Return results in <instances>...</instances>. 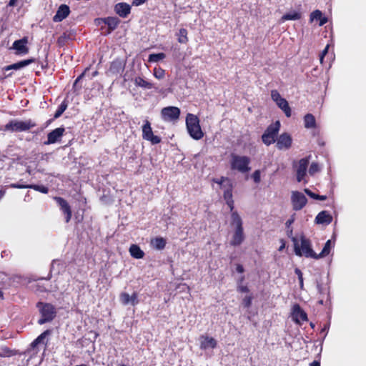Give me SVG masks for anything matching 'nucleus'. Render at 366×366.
I'll return each mask as SVG.
<instances>
[{"instance_id":"obj_1","label":"nucleus","mask_w":366,"mask_h":366,"mask_svg":"<svg viewBox=\"0 0 366 366\" xmlns=\"http://www.w3.org/2000/svg\"><path fill=\"white\" fill-rule=\"evenodd\" d=\"M231 225L234 226V231L229 242L231 246L237 247L242 244L245 239L243 222L238 212H232Z\"/></svg>"},{"instance_id":"obj_2","label":"nucleus","mask_w":366,"mask_h":366,"mask_svg":"<svg viewBox=\"0 0 366 366\" xmlns=\"http://www.w3.org/2000/svg\"><path fill=\"white\" fill-rule=\"evenodd\" d=\"M300 241L301 244L300 245L296 237H292L295 254L300 257L305 256L307 258L310 257L317 259V253L313 251L310 240L306 238L304 235H302Z\"/></svg>"},{"instance_id":"obj_3","label":"nucleus","mask_w":366,"mask_h":366,"mask_svg":"<svg viewBox=\"0 0 366 366\" xmlns=\"http://www.w3.org/2000/svg\"><path fill=\"white\" fill-rule=\"evenodd\" d=\"M36 307L39 309L41 314V318L38 320L39 325H41L46 322H51L56 315L55 307L50 303L39 302L36 304Z\"/></svg>"},{"instance_id":"obj_4","label":"nucleus","mask_w":366,"mask_h":366,"mask_svg":"<svg viewBox=\"0 0 366 366\" xmlns=\"http://www.w3.org/2000/svg\"><path fill=\"white\" fill-rule=\"evenodd\" d=\"M186 125L189 135L194 139L199 140L203 137L204 133L201 129L199 120L196 115L188 114L186 117Z\"/></svg>"},{"instance_id":"obj_5","label":"nucleus","mask_w":366,"mask_h":366,"mask_svg":"<svg viewBox=\"0 0 366 366\" xmlns=\"http://www.w3.org/2000/svg\"><path fill=\"white\" fill-rule=\"evenodd\" d=\"M36 126V123L31 119L26 121H20L12 119L4 126V131L11 132H25L34 128Z\"/></svg>"},{"instance_id":"obj_6","label":"nucleus","mask_w":366,"mask_h":366,"mask_svg":"<svg viewBox=\"0 0 366 366\" xmlns=\"http://www.w3.org/2000/svg\"><path fill=\"white\" fill-rule=\"evenodd\" d=\"M250 158L247 156H239L237 154H231L230 166L232 170H237L242 173L248 172L249 167Z\"/></svg>"},{"instance_id":"obj_7","label":"nucleus","mask_w":366,"mask_h":366,"mask_svg":"<svg viewBox=\"0 0 366 366\" xmlns=\"http://www.w3.org/2000/svg\"><path fill=\"white\" fill-rule=\"evenodd\" d=\"M280 129V123L277 121L275 123L268 126L262 136L263 143L267 146L273 144L276 141L277 135Z\"/></svg>"},{"instance_id":"obj_8","label":"nucleus","mask_w":366,"mask_h":366,"mask_svg":"<svg viewBox=\"0 0 366 366\" xmlns=\"http://www.w3.org/2000/svg\"><path fill=\"white\" fill-rule=\"evenodd\" d=\"M271 97L272 99L276 102L277 106L284 112L285 116L287 117H290L292 115L291 108L289 106L287 101L281 97L279 92L276 89L272 90Z\"/></svg>"},{"instance_id":"obj_9","label":"nucleus","mask_w":366,"mask_h":366,"mask_svg":"<svg viewBox=\"0 0 366 366\" xmlns=\"http://www.w3.org/2000/svg\"><path fill=\"white\" fill-rule=\"evenodd\" d=\"M181 112L177 107H166L161 110L162 119L165 122H176L179 119Z\"/></svg>"},{"instance_id":"obj_10","label":"nucleus","mask_w":366,"mask_h":366,"mask_svg":"<svg viewBox=\"0 0 366 366\" xmlns=\"http://www.w3.org/2000/svg\"><path fill=\"white\" fill-rule=\"evenodd\" d=\"M142 138L149 141L152 144H157L161 142V138L153 134L151 123L146 119L142 126Z\"/></svg>"},{"instance_id":"obj_11","label":"nucleus","mask_w":366,"mask_h":366,"mask_svg":"<svg viewBox=\"0 0 366 366\" xmlns=\"http://www.w3.org/2000/svg\"><path fill=\"white\" fill-rule=\"evenodd\" d=\"M291 201L295 211L301 210L307 203V199L305 194L298 191L292 192Z\"/></svg>"},{"instance_id":"obj_12","label":"nucleus","mask_w":366,"mask_h":366,"mask_svg":"<svg viewBox=\"0 0 366 366\" xmlns=\"http://www.w3.org/2000/svg\"><path fill=\"white\" fill-rule=\"evenodd\" d=\"M54 199L59 207L60 210L64 214L65 222L66 223L69 222L71 219L72 212L71 207L67 202V201L61 197H54Z\"/></svg>"},{"instance_id":"obj_13","label":"nucleus","mask_w":366,"mask_h":366,"mask_svg":"<svg viewBox=\"0 0 366 366\" xmlns=\"http://www.w3.org/2000/svg\"><path fill=\"white\" fill-rule=\"evenodd\" d=\"M126 66V61L120 58L114 59L107 71L108 75H118L123 73Z\"/></svg>"},{"instance_id":"obj_14","label":"nucleus","mask_w":366,"mask_h":366,"mask_svg":"<svg viewBox=\"0 0 366 366\" xmlns=\"http://www.w3.org/2000/svg\"><path fill=\"white\" fill-rule=\"evenodd\" d=\"M28 44V37L24 36L21 39L16 40L12 44V49H14L16 55L26 54L29 53V48L26 46Z\"/></svg>"},{"instance_id":"obj_15","label":"nucleus","mask_w":366,"mask_h":366,"mask_svg":"<svg viewBox=\"0 0 366 366\" xmlns=\"http://www.w3.org/2000/svg\"><path fill=\"white\" fill-rule=\"evenodd\" d=\"M292 143V139L288 133L281 134L277 139L276 147L280 149H289Z\"/></svg>"},{"instance_id":"obj_16","label":"nucleus","mask_w":366,"mask_h":366,"mask_svg":"<svg viewBox=\"0 0 366 366\" xmlns=\"http://www.w3.org/2000/svg\"><path fill=\"white\" fill-rule=\"evenodd\" d=\"M310 156L302 158L299 161L298 167L297 169V180L300 182L303 180L306 175L307 169L310 163Z\"/></svg>"},{"instance_id":"obj_17","label":"nucleus","mask_w":366,"mask_h":366,"mask_svg":"<svg viewBox=\"0 0 366 366\" xmlns=\"http://www.w3.org/2000/svg\"><path fill=\"white\" fill-rule=\"evenodd\" d=\"M292 315L293 320L298 324H301L302 322H306L308 320L307 313L298 304H295L293 306Z\"/></svg>"},{"instance_id":"obj_18","label":"nucleus","mask_w":366,"mask_h":366,"mask_svg":"<svg viewBox=\"0 0 366 366\" xmlns=\"http://www.w3.org/2000/svg\"><path fill=\"white\" fill-rule=\"evenodd\" d=\"M65 132L64 127H58L47 134V140L44 142V144H52L60 141L61 137Z\"/></svg>"},{"instance_id":"obj_19","label":"nucleus","mask_w":366,"mask_h":366,"mask_svg":"<svg viewBox=\"0 0 366 366\" xmlns=\"http://www.w3.org/2000/svg\"><path fill=\"white\" fill-rule=\"evenodd\" d=\"M131 6L125 2L117 3L114 5V12L122 18H127L131 13Z\"/></svg>"},{"instance_id":"obj_20","label":"nucleus","mask_w":366,"mask_h":366,"mask_svg":"<svg viewBox=\"0 0 366 366\" xmlns=\"http://www.w3.org/2000/svg\"><path fill=\"white\" fill-rule=\"evenodd\" d=\"M99 21H103L104 24L107 25V34L114 31L121 23V20L117 16H107Z\"/></svg>"},{"instance_id":"obj_21","label":"nucleus","mask_w":366,"mask_h":366,"mask_svg":"<svg viewBox=\"0 0 366 366\" xmlns=\"http://www.w3.org/2000/svg\"><path fill=\"white\" fill-rule=\"evenodd\" d=\"M70 14V9L66 4H61L53 17L54 22H60L66 19Z\"/></svg>"},{"instance_id":"obj_22","label":"nucleus","mask_w":366,"mask_h":366,"mask_svg":"<svg viewBox=\"0 0 366 366\" xmlns=\"http://www.w3.org/2000/svg\"><path fill=\"white\" fill-rule=\"evenodd\" d=\"M36 62L35 58H30L28 59H24L16 63L6 66L3 68L4 71H9V70H18L22 69L32 63Z\"/></svg>"},{"instance_id":"obj_23","label":"nucleus","mask_w":366,"mask_h":366,"mask_svg":"<svg viewBox=\"0 0 366 366\" xmlns=\"http://www.w3.org/2000/svg\"><path fill=\"white\" fill-rule=\"evenodd\" d=\"M201 340L200 348L202 350H207L208 348L214 349L217 347V342L214 337L207 335H202Z\"/></svg>"},{"instance_id":"obj_24","label":"nucleus","mask_w":366,"mask_h":366,"mask_svg":"<svg viewBox=\"0 0 366 366\" xmlns=\"http://www.w3.org/2000/svg\"><path fill=\"white\" fill-rule=\"evenodd\" d=\"M232 191L233 190H232L231 186H229V189H224L223 193L224 199L225 200L227 205L229 208L231 214H232V212H237V211H234V202L233 200Z\"/></svg>"},{"instance_id":"obj_25","label":"nucleus","mask_w":366,"mask_h":366,"mask_svg":"<svg viewBox=\"0 0 366 366\" xmlns=\"http://www.w3.org/2000/svg\"><path fill=\"white\" fill-rule=\"evenodd\" d=\"M332 222V217L327 211L320 212L315 217L317 224H329Z\"/></svg>"},{"instance_id":"obj_26","label":"nucleus","mask_w":366,"mask_h":366,"mask_svg":"<svg viewBox=\"0 0 366 366\" xmlns=\"http://www.w3.org/2000/svg\"><path fill=\"white\" fill-rule=\"evenodd\" d=\"M130 255L135 259H142L144 257V251L137 244H132L129 247Z\"/></svg>"},{"instance_id":"obj_27","label":"nucleus","mask_w":366,"mask_h":366,"mask_svg":"<svg viewBox=\"0 0 366 366\" xmlns=\"http://www.w3.org/2000/svg\"><path fill=\"white\" fill-rule=\"evenodd\" d=\"M134 84L137 86L142 87L146 89H151L154 88V84L150 81L145 80L141 76H137L134 80Z\"/></svg>"},{"instance_id":"obj_28","label":"nucleus","mask_w":366,"mask_h":366,"mask_svg":"<svg viewBox=\"0 0 366 366\" xmlns=\"http://www.w3.org/2000/svg\"><path fill=\"white\" fill-rule=\"evenodd\" d=\"M304 126L306 129H315L317 127V122L313 114L308 113L304 117Z\"/></svg>"},{"instance_id":"obj_29","label":"nucleus","mask_w":366,"mask_h":366,"mask_svg":"<svg viewBox=\"0 0 366 366\" xmlns=\"http://www.w3.org/2000/svg\"><path fill=\"white\" fill-rule=\"evenodd\" d=\"M310 21H313L314 20H319L320 26L324 25L327 21V19L326 17L323 16L322 11L318 9L315 10L314 11H312L310 14Z\"/></svg>"},{"instance_id":"obj_30","label":"nucleus","mask_w":366,"mask_h":366,"mask_svg":"<svg viewBox=\"0 0 366 366\" xmlns=\"http://www.w3.org/2000/svg\"><path fill=\"white\" fill-rule=\"evenodd\" d=\"M151 244L157 250H162L165 248L167 241L164 237H157L151 240Z\"/></svg>"},{"instance_id":"obj_31","label":"nucleus","mask_w":366,"mask_h":366,"mask_svg":"<svg viewBox=\"0 0 366 366\" xmlns=\"http://www.w3.org/2000/svg\"><path fill=\"white\" fill-rule=\"evenodd\" d=\"M213 182L222 186L224 190L228 189L229 186H231V189L233 190L232 182L228 177H221L219 179H213Z\"/></svg>"},{"instance_id":"obj_32","label":"nucleus","mask_w":366,"mask_h":366,"mask_svg":"<svg viewBox=\"0 0 366 366\" xmlns=\"http://www.w3.org/2000/svg\"><path fill=\"white\" fill-rule=\"evenodd\" d=\"M188 31L186 29L182 28L180 29L178 32L176 34V36L177 37V41L179 44H186L189 41V38L187 36Z\"/></svg>"},{"instance_id":"obj_33","label":"nucleus","mask_w":366,"mask_h":366,"mask_svg":"<svg viewBox=\"0 0 366 366\" xmlns=\"http://www.w3.org/2000/svg\"><path fill=\"white\" fill-rule=\"evenodd\" d=\"M302 17V14L299 11H293L292 12L286 13L281 17V21L284 22L289 20H299Z\"/></svg>"},{"instance_id":"obj_34","label":"nucleus","mask_w":366,"mask_h":366,"mask_svg":"<svg viewBox=\"0 0 366 366\" xmlns=\"http://www.w3.org/2000/svg\"><path fill=\"white\" fill-rule=\"evenodd\" d=\"M51 334V330H46L44 332H43L40 335H39L32 342H31V347H35L39 344L43 342L44 340L46 338V336L49 335Z\"/></svg>"},{"instance_id":"obj_35","label":"nucleus","mask_w":366,"mask_h":366,"mask_svg":"<svg viewBox=\"0 0 366 366\" xmlns=\"http://www.w3.org/2000/svg\"><path fill=\"white\" fill-rule=\"evenodd\" d=\"M331 241L329 239L325 244V246L320 254H317V259L327 256L330 252Z\"/></svg>"},{"instance_id":"obj_36","label":"nucleus","mask_w":366,"mask_h":366,"mask_svg":"<svg viewBox=\"0 0 366 366\" xmlns=\"http://www.w3.org/2000/svg\"><path fill=\"white\" fill-rule=\"evenodd\" d=\"M68 107V102L66 100H64L60 105L58 107V109H56L54 118L57 119L61 116V114L65 112V110L67 109Z\"/></svg>"},{"instance_id":"obj_37","label":"nucleus","mask_w":366,"mask_h":366,"mask_svg":"<svg viewBox=\"0 0 366 366\" xmlns=\"http://www.w3.org/2000/svg\"><path fill=\"white\" fill-rule=\"evenodd\" d=\"M166 57L164 53L151 54L149 56L148 61L149 62H158Z\"/></svg>"},{"instance_id":"obj_38","label":"nucleus","mask_w":366,"mask_h":366,"mask_svg":"<svg viewBox=\"0 0 366 366\" xmlns=\"http://www.w3.org/2000/svg\"><path fill=\"white\" fill-rule=\"evenodd\" d=\"M1 351H2V352L0 353V357H11V356L15 355L16 354V352L11 350L8 347H3L1 348Z\"/></svg>"},{"instance_id":"obj_39","label":"nucleus","mask_w":366,"mask_h":366,"mask_svg":"<svg viewBox=\"0 0 366 366\" xmlns=\"http://www.w3.org/2000/svg\"><path fill=\"white\" fill-rule=\"evenodd\" d=\"M29 188L34 189V190L43 194H47L49 192V188L44 185L32 184L29 185Z\"/></svg>"},{"instance_id":"obj_40","label":"nucleus","mask_w":366,"mask_h":366,"mask_svg":"<svg viewBox=\"0 0 366 366\" xmlns=\"http://www.w3.org/2000/svg\"><path fill=\"white\" fill-rule=\"evenodd\" d=\"M153 74L157 79H162L165 76V71L161 67L154 68Z\"/></svg>"},{"instance_id":"obj_41","label":"nucleus","mask_w":366,"mask_h":366,"mask_svg":"<svg viewBox=\"0 0 366 366\" xmlns=\"http://www.w3.org/2000/svg\"><path fill=\"white\" fill-rule=\"evenodd\" d=\"M253 297L252 295H247L242 299V304L244 308H249L252 305Z\"/></svg>"},{"instance_id":"obj_42","label":"nucleus","mask_w":366,"mask_h":366,"mask_svg":"<svg viewBox=\"0 0 366 366\" xmlns=\"http://www.w3.org/2000/svg\"><path fill=\"white\" fill-rule=\"evenodd\" d=\"M120 301L124 305H127L130 302V296L127 292H122L119 296Z\"/></svg>"},{"instance_id":"obj_43","label":"nucleus","mask_w":366,"mask_h":366,"mask_svg":"<svg viewBox=\"0 0 366 366\" xmlns=\"http://www.w3.org/2000/svg\"><path fill=\"white\" fill-rule=\"evenodd\" d=\"M319 171H320V167H319L318 164L316 162H312L309 169L310 174L313 175Z\"/></svg>"},{"instance_id":"obj_44","label":"nucleus","mask_w":366,"mask_h":366,"mask_svg":"<svg viewBox=\"0 0 366 366\" xmlns=\"http://www.w3.org/2000/svg\"><path fill=\"white\" fill-rule=\"evenodd\" d=\"M252 179L255 183H259L261 181L260 171L255 170L252 174Z\"/></svg>"},{"instance_id":"obj_45","label":"nucleus","mask_w":366,"mask_h":366,"mask_svg":"<svg viewBox=\"0 0 366 366\" xmlns=\"http://www.w3.org/2000/svg\"><path fill=\"white\" fill-rule=\"evenodd\" d=\"M130 302L133 306H135L139 303L138 295L137 292H133L130 296Z\"/></svg>"},{"instance_id":"obj_46","label":"nucleus","mask_w":366,"mask_h":366,"mask_svg":"<svg viewBox=\"0 0 366 366\" xmlns=\"http://www.w3.org/2000/svg\"><path fill=\"white\" fill-rule=\"evenodd\" d=\"M237 291L239 292L243 293V292H249V287L246 285H238Z\"/></svg>"},{"instance_id":"obj_47","label":"nucleus","mask_w":366,"mask_h":366,"mask_svg":"<svg viewBox=\"0 0 366 366\" xmlns=\"http://www.w3.org/2000/svg\"><path fill=\"white\" fill-rule=\"evenodd\" d=\"M10 187L16 188V189H23V188H29V185H23V184H19L16 183H13V184H10Z\"/></svg>"},{"instance_id":"obj_48","label":"nucleus","mask_w":366,"mask_h":366,"mask_svg":"<svg viewBox=\"0 0 366 366\" xmlns=\"http://www.w3.org/2000/svg\"><path fill=\"white\" fill-rule=\"evenodd\" d=\"M34 290H35L36 292H46L47 290L44 286L40 285L39 284H36L35 285V289Z\"/></svg>"},{"instance_id":"obj_49","label":"nucleus","mask_w":366,"mask_h":366,"mask_svg":"<svg viewBox=\"0 0 366 366\" xmlns=\"http://www.w3.org/2000/svg\"><path fill=\"white\" fill-rule=\"evenodd\" d=\"M305 192L311 198H313L315 199H317V194H315L313 192H312L311 190H310L309 189H305Z\"/></svg>"},{"instance_id":"obj_50","label":"nucleus","mask_w":366,"mask_h":366,"mask_svg":"<svg viewBox=\"0 0 366 366\" xmlns=\"http://www.w3.org/2000/svg\"><path fill=\"white\" fill-rule=\"evenodd\" d=\"M328 48H329V45H327L326 47L322 50V51L320 54V59L321 63H322L324 57L328 51Z\"/></svg>"},{"instance_id":"obj_51","label":"nucleus","mask_w":366,"mask_h":366,"mask_svg":"<svg viewBox=\"0 0 366 366\" xmlns=\"http://www.w3.org/2000/svg\"><path fill=\"white\" fill-rule=\"evenodd\" d=\"M236 271L238 273H243L244 272V269L242 264H237L236 265Z\"/></svg>"},{"instance_id":"obj_52","label":"nucleus","mask_w":366,"mask_h":366,"mask_svg":"<svg viewBox=\"0 0 366 366\" xmlns=\"http://www.w3.org/2000/svg\"><path fill=\"white\" fill-rule=\"evenodd\" d=\"M147 0H133L132 4L139 6L145 3Z\"/></svg>"},{"instance_id":"obj_53","label":"nucleus","mask_w":366,"mask_h":366,"mask_svg":"<svg viewBox=\"0 0 366 366\" xmlns=\"http://www.w3.org/2000/svg\"><path fill=\"white\" fill-rule=\"evenodd\" d=\"M16 2H17V0H9L7 6L9 7L15 6L16 4Z\"/></svg>"},{"instance_id":"obj_54","label":"nucleus","mask_w":366,"mask_h":366,"mask_svg":"<svg viewBox=\"0 0 366 366\" xmlns=\"http://www.w3.org/2000/svg\"><path fill=\"white\" fill-rule=\"evenodd\" d=\"M84 75V72L82 73L80 76H79L74 81V83L73 84V87H75L76 84L78 83V81L83 77V76Z\"/></svg>"},{"instance_id":"obj_55","label":"nucleus","mask_w":366,"mask_h":366,"mask_svg":"<svg viewBox=\"0 0 366 366\" xmlns=\"http://www.w3.org/2000/svg\"><path fill=\"white\" fill-rule=\"evenodd\" d=\"M292 233H293V231H292V229L291 228H287V236L289 237H290L292 239Z\"/></svg>"},{"instance_id":"obj_56","label":"nucleus","mask_w":366,"mask_h":366,"mask_svg":"<svg viewBox=\"0 0 366 366\" xmlns=\"http://www.w3.org/2000/svg\"><path fill=\"white\" fill-rule=\"evenodd\" d=\"M327 196L326 195H320V194H317V199L318 200H321V201H324V200H326L327 199Z\"/></svg>"},{"instance_id":"obj_57","label":"nucleus","mask_w":366,"mask_h":366,"mask_svg":"<svg viewBox=\"0 0 366 366\" xmlns=\"http://www.w3.org/2000/svg\"><path fill=\"white\" fill-rule=\"evenodd\" d=\"M295 272L298 276V277H302V272H301V270L300 269L296 268L295 270Z\"/></svg>"},{"instance_id":"obj_58","label":"nucleus","mask_w":366,"mask_h":366,"mask_svg":"<svg viewBox=\"0 0 366 366\" xmlns=\"http://www.w3.org/2000/svg\"><path fill=\"white\" fill-rule=\"evenodd\" d=\"M310 366H320V362L319 361L315 360L310 364Z\"/></svg>"},{"instance_id":"obj_59","label":"nucleus","mask_w":366,"mask_h":366,"mask_svg":"<svg viewBox=\"0 0 366 366\" xmlns=\"http://www.w3.org/2000/svg\"><path fill=\"white\" fill-rule=\"evenodd\" d=\"M104 19V18H97V19H95V20H94L95 24H96L97 25H100V24H102V23L104 24V22H103V21H99L100 19Z\"/></svg>"},{"instance_id":"obj_60","label":"nucleus","mask_w":366,"mask_h":366,"mask_svg":"<svg viewBox=\"0 0 366 366\" xmlns=\"http://www.w3.org/2000/svg\"><path fill=\"white\" fill-rule=\"evenodd\" d=\"M300 282V288L303 287V277H298Z\"/></svg>"},{"instance_id":"obj_61","label":"nucleus","mask_w":366,"mask_h":366,"mask_svg":"<svg viewBox=\"0 0 366 366\" xmlns=\"http://www.w3.org/2000/svg\"><path fill=\"white\" fill-rule=\"evenodd\" d=\"M294 219H288L286 222V225L287 227V228H290V224L293 222Z\"/></svg>"},{"instance_id":"obj_62","label":"nucleus","mask_w":366,"mask_h":366,"mask_svg":"<svg viewBox=\"0 0 366 366\" xmlns=\"http://www.w3.org/2000/svg\"><path fill=\"white\" fill-rule=\"evenodd\" d=\"M5 193V190L0 189V200L4 197Z\"/></svg>"},{"instance_id":"obj_63","label":"nucleus","mask_w":366,"mask_h":366,"mask_svg":"<svg viewBox=\"0 0 366 366\" xmlns=\"http://www.w3.org/2000/svg\"><path fill=\"white\" fill-rule=\"evenodd\" d=\"M98 74V71H95L94 72H93L92 74V76H96Z\"/></svg>"},{"instance_id":"obj_64","label":"nucleus","mask_w":366,"mask_h":366,"mask_svg":"<svg viewBox=\"0 0 366 366\" xmlns=\"http://www.w3.org/2000/svg\"><path fill=\"white\" fill-rule=\"evenodd\" d=\"M318 303L321 305H324V301L322 300H320L318 301Z\"/></svg>"}]
</instances>
